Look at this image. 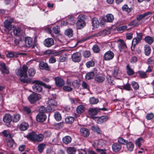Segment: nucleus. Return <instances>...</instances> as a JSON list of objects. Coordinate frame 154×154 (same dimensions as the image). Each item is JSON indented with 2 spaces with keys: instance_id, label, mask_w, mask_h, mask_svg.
Wrapping results in <instances>:
<instances>
[{
  "instance_id": "obj_50",
  "label": "nucleus",
  "mask_w": 154,
  "mask_h": 154,
  "mask_svg": "<svg viewBox=\"0 0 154 154\" xmlns=\"http://www.w3.org/2000/svg\"><path fill=\"white\" fill-rule=\"evenodd\" d=\"M21 31V29L20 28H17L14 29L13 32L15 35L19 36Z\"/></svg>"
},
{
  "instance_id": "obj_7",
  "label": "nucleus",
  "mask_w": 154,
  "mask_h": 154,
  "mask_svg": "<svg viewBox=\"0 0 154 154\" xmlns=\"http://www.w3.org/2000/svg\"><path fill=\"white\" fill-rule=\"evenodd\" d=\"M118 42L120 43L118 45V48L120 51L121 52L124 51L125 53L126 52L125 49L127 48V46L123 40L119 39L118 40Z\"/></svg>"
},
{
  "instance_id": "obj_60",
  "label": "nucleus",
  "mask_w": 154,
  "mask_h": 154,
  "mask_svg": "<svg viewBox=\"0 0 154 154\" xmlns=\"http://www.w3.org/2000/svg\"><path fill=\"white\" fill-rule=\"evenodd\" d=\"M14 140L11 139V140H9L7 143V145L8 146L10 147H12L14 144Z\"/></svg>"
},
{
  "instance_id": "obj_1",
  "label": "nucleus",
  "mask_w": 154,
  "mask_h": 154,
  "mask_svg": "<svg viewBox=\"0 0 154 154\" xmlns=\"http://www.w3.org/2000/svg\"><path fill=\"white\" fill-rule=\"evenodd\" d=\"M28 69V67L24 64L22 68L18 69L16 70V74L20 77L21 81L24 83H28L31 82V79L27 78V72Z\"/></svg>"
},
{
  "instance_id": "obj_48",
  "label": "nucleus",
  "mask_w": 154,
  "mask_h": 154,
  "mask_svg": "<svg viewBox=\"0 0 154 154\" xmlns=\"http://www.w3.org/2000/svg\"><path fill=\"white\" fill-rule=\"evenodd\" d=\"M91 129L94 131H95L98 134H101L102 131H101L100 128L97 126H92L91 127Z\"/></svg>"
},
{
  "instance_id": "obj_54",
  "label": "nucleus",
  "mask_w": 154,
  "mask_h": 154,
  "mask_svg": "<svg viewBox=\"0 0 154 154\" xmlns=\"http://www.w3.org/2000/svg\"><path fill=\"white\" fill-rule=\"evenodd\" d=\"M92 49L94 52L96 53H98L100 51V48L97 45H94Z\"/></svg>"
},
{
  "instance_id": "obj_49",
  "label": "nucleus",
  "mask_w": 154,
  "mask_h": 154,
  "mask_svg": "<svg viewBox=\"0 0 154 154\" xmlns=\"http://www.w3.org/2000/svg\"><path fill=\"white\" fill-rule=\"evenodd\" d=\"M52 30L53 32L55 34H57L59 33L60 32V26H57L53 27Z\"/></svg>"
},
{
  "instance_id": "obj_44",
  "label": "nucleus",
  "mask_w": 154,
  "mask_h": 154,
  "mask_svg": "<svg viewBox=\"0 0 154 154\" xmlns=\"http://www.w3.org/2000/svg\"><path fill=\"white\" fill-rule=\"evenodd\" d=\"M84 107L82 105L79 106L76 108V112L79 114H81L84 111Z\"/></svg>"
},
{
  "instance_id": "obj_18",
  "label": "nucleus",
  "mask_w": 154,
  "mask_h": 154,
  "mask_svg": "<svg viewBox=\"0 0 154 154\" xmlns=\"http://www.w3.org/2000/svg\"><path fill=\"white\" fill-rule=\"evenodd\" d=\"M28 127V124L26 122H22L19 126V128L21 131H24L27 130Z\"/></svg>"
},
{
  "instance_id": "obj_6",
  "label": "nucleus",
  "mask_w": 154,
  "mask_h": 154,
  "mask_svg": "<svg viewBox=\"0 0 154 154\" xmlns=\"http://www.w3.org/2000/svg\"><path fill=\"white\" fill-rule=\"evenodd\" d=\"M3 121L7 126H9L12 121L11 115L8 113L6 114L3 116Z\"/></svg>"
},
{
  "instance_id": "obj_22",
  "label": "nucleus",
  "mask_w": 154,
  "mask_h": 154,
  "mask_svg": "<svg viewBox=\"0 0 154 154\" xmlns=\"http://www.w3.org/2000/svg\"><path fill=\"white\" fill-rule=\"evenodd\" d=\"M151 14V12H148L143 14L138 15L137 16L136 19L139 22L146 16Z\"/></svg>"
},
{
  "instance_id": "obj_53",
  "label": "nucleus",
  "mask_w": 154,
  "mask_h": 154,
  "mask_svg": "<svg viewBox=\"0 0 154 154\" xmlns=\"http://www.w3.org/2000/svg\"><path fill=\"white\" fill-rule=\"evenodd\" d=\"M81 85L83 89H86L89 91V85L85 82L83 81Z\"/></svg>"
},
{
  "instance_id": "obj_23",
  "label": "nucleus",
  "mask_w": 154,
  "mask_h": 154,
  "mask_svg": "<svg viewBox=\"0 0 154 154\" xmlns=\"http://www.w3.org/2000/svg\"><path fill=\"white\" fill-rule=\"evenodd\" d=\"M127 74L129 76H131L134 74L133 70L130 67L129 64H128L126 67Z\"/></svg>"
},
{
  "instance_id": "obj_16",
  "label": "nucleus",
  "mask_w": 154,
  "mask_h": 154,
  "mask_svg": "<svg viewBox=\"0 0 154 154\" xmlns=\"http://www.w3.org/2000/svg\"><path fill=\"white\" fill-rule=\"evenodd\" d=\"M121 145L117 143H114L112 145V150L115 152H117L119 151L121 149Z\"/></svg>"
},
{
  "instance_id": "obj_58",
  "label": "nucleus",
  "mask_w": 154,
  "mask_h": 154,
  "mask_svg": "<svg viewBox=\"0 0 154 154\" xmlns=\"http://www.w3.org/2000/svg\"><path fill=\"white\" fill-rule=\"evenodd\" d=\"M131 85L133 88L136 90L138 89L139 88V85L138 83L134 81H133L131 82Z\"/></svg>"
},
{
  "instance_id": "obj_36",
  "label": "nucleus",
  "mask_w": 154,
  "mask_h": 154,
  "mask_svg": "<svg viewBox=\"0 0 154 154\" xmlns=\"http://www.w3.org/2000/svg\"><path fill=\"white\" fill-rule=\"evenodd\" d=\"M143 142V139L142 137H139L135 141V144L139 148H140L142 145V143Z\"/></svg>"
},
{
  "instance_id": "obj_28",
  "label": "nucleus",
  "mask_w": 154,
  "mask_h": 154,
  "mask_svg": "<svg viewBox=\"0 0 154 154\" xmlns=\"http://www.w3.org/2000/svg\"><path fill=\"white\" fill-rule=\"evenodd\" d=\"M62 140L64 143L67 144L71 143L72 138L69 136H66L63 138Z\"/></svg>"
},
{
  "instance_id": "obj_33",
  "label": "nucleus",
  "mask_w": 154,
  "mask_h": 154,
  "mask_svg": "<svg viewBox=\"0 0 154 154\" xmlns=\"http://www.w3.org/2000/svg\"><path fill=\"white\" fill-rule=\"evenodd\" d=\"M92 25L94 27L97 28L99 26V23L96 18H93L92 20Z\"/></svg>"
},
{
  "instance_id": "obj_24",
  "label": "nucleus",
  "mask_w": 154,
  "mask_h": 154,
  "mask_svg": "<svg viewBox=\"0 0 154 154\" xmlns=\"http://www.w3.org/2000/svg\"><path fill=\"white\" fill-rule=\"evenodd\" d=\"M1 66L2 68L1 69L2 73L4 74H8L9 73V69L7 68L5 63H1Z\"/></svg>"
},
{
  "instance_id": "obj_9",
  "label": "nucleus",
  "mask_w": 154,
  "mask_h": 154,
  "mask_svg": "<svg viewBox=\"0 0 154 154\" xmlns=\"http://www.w3.org/2000/svg\"><path fill=\"white\" fill-rule=\"evenodd\" d=\"M114 56V53L112 51H109L104 54L103 58L106 60H109L113 59Z\"/></svg>"
},
{
  "instance_id": "obj_34",
  "label": "nucleus",
  "mask_w": 154,
  "mask_h": 154,
  "mask_svg": "<svg viewBox=\"0 0 154 154\" xmlns=\"http://www.w3.org/2000/svg\"><path fill=\"white\" fill-rule=\"evenodd\" d=\"M139 22L137 19H135L129 23L128 25L129 26L137 27L139 25Z\"/></svg>"
},
{
  "instance_id": "obj_37",
  "label": "nucleus",
  "mask_w": 154,
  "mask_h": 154,
  "mask_svg": "<svg viewBox=\"0 0 154 154\" xmlns=\"http://www.w3.org/2000/svg\"><path fill=\"white\" fill-rule=\"evenodd\" d=\"M106 21L107 22H112L114 19L113 16L111 14H108L106 16Z\"/></svg>"
},
{
  "instance_id": "obj_61",
  "label": "nucleus",
  "mask_w": 154,
  "mask_h": 154,
  "mask_svg": "<svg viewBox=\"0 0 154 154\" xmlns=\"http://www.w3.org/2000/svg\"><path fill=\"white\" fill-rule=\"evenodd\" d=\"M154 117V115L153 113H148L146 116V119L148 120L152 119Z\"/></svg>"
},
{
  "instance_id": "obj_51",
  "label": "nucleus",
  "mask_w": 154,
  "mask_h": 154,
  "mask_svg": "<svg viewBox=\"0 0 154 154\" xmlns=\"http://www.w3.org/2000/svg\"><path fill=\"white\" fill-rule=\"evenodd\" d=\"M29 75V76H33L35 74V70L33 68L29 69L28 71Z\"/></svg>"
},
{
  "instance_id": "obj_25",
  "label": "nucleus",
  "mask_w": 154,
  "mask_h": 154,
  "mask_svg": "<svg viewBox=\"0 0 154 154\" xmlns=\"http://www.w3.org/2000/svg\"><path fill=\"white\" fill-rule=\"evenodd\" d=\"M94 73L93 72H88L85 76V79L86 80H89L94 78Z\"/></svg>"
},
{
  "instance_id": "obj_56",
  "label": "nucleus",
  "mask_w": 154,
  "mask_h": 154,
  "mask_svg": "<svg viewBox=\"0 0 154 154\" xmlns=\"http://www.w3.org/2000/svg\"><path fill=\"white\" fill-rule=\"evenodd\" d=\"M108 82L111 85H114L115 82L113 80V79L110 76H109L107 77Z\"/></svg>"
},
{
  "instance_id": "obj_20",
  "label": "nucleus",
  "mask_w": 154,
  "mask_h": 154,
  "mask_svg": "<svg viewBox=\"0 0 154 154\" xmlns=\"http://www.w3.org/2000/svg\"><path fill=\"white\" fill-rule=\"evenodd\" d=\"M39 67L40 69H45L48 71L50 70V68L48 64L44 62H41L39 63Z\"/></svg>"
},
{
  "instance_id": "obj_19",
  "label": "nucleus",
  "mask_w": 154,
  "mask_h": 154,
  "mask_svg": "<svg viewBox=\"0 0 154 154\" xmlns=\"http://www.w3.org/2000/svg\"><path fill=\"white\" fill-rule=\"evenodd\" d=\"M108 119V118L107 116H102L98 118L97 122L98 124H102L107 121Z\"/></svg>"
},
{
  "instance_id": "obj_4",
  "label": "nucleus",
  "mask_w": 154,
  "mask_h": 154,
  "mask_svg": "<svg viewBox=\"0 0 154 154\" xmlns=\"http://www.w3.org/2000/svg\"><path fill=\"white\" fill-rule=\"evenodd\" d=\"M101 110L103 111H107L108 109L105 108L103 107L102 108H100L97 107L94 108H90L88 111V114L90 115L91 118L92 119L96 118V117H94V116L97 115V113L100 112Z\"/></svg>"
},
{
  "instance_id": "obj_11",
  "label": "nucleus",
  "mask_w": 154,
  "mask_h": 154,
  "mask_svg": "<svg viewBox=\"0 0 154 154\" xmlns=\"http://www.w3.org/2000/svg\"><path fill=\"white\" fill-rule=\"evenodd\" d=\"M54 40L51 38H48L45 39L44 41V45L47 47H50L54 44Z\"/></svg>"
},
{
  "instance_id": "obj_45",
  "label": "nucleus",
  "mask_w": 154,
  "mask_h": 154,
  "mask_svg": "<svg viewBox=\"0 0 154 154\" xmlns=\"http://www.w3.org/2000/svg\"><path fill=\"white\" fill-rule=\"evenodd\" d=\"M95 63L94 60H92L87 62L86 63V67L89 68L91 67H93L95 66Z\"/></svg>"
},
{
  "instance_id": "obj_3",
  "label": "nucleus",
  "mask_w": 154,
  "mask_h": 154,
  "mask_svg": "<svg viewBox=\"0 0 154 154\" xmlns=\"http://www.w3.org/2000/svg\"><path fill=\"white\" fill-rule=\"evenodd\" d=\"M86 18L85 15L82 14H80L78 17V20L76 23L77 29H81L85 26L86 23L85 20Z\"/></svg>"
},
{
  "instance_id": "obj_38",
  "label": "nucleus",
  "mask_w": 154,
  "mask_h": 154,
  "mask_svg": "<svg viewBox=\"0 0 154 154\" xmlns=\"http://www.w3.org/2000/svg\"><path fill=\"white\" fill-rule=\"evenodd\" d=\"M74 120V118L72 116H68L65 119V121L66 123L71 124L72 123Z\"/></svg>"
},
{
  "instance_id": "obj_27",
  "label": "nucleus",
  "mask_w": 154,
  "mask_h": 154,
  "mask_svg": "<svg viewBox=\"0 0 154 154\" xmlns=\"http://www.w3.org/2000/svg\"><path fill=\"white\" fill-rule=\"evenodd\" d=\"M66 151L69 154H75L76 151V149L75 147H69L67 148Z\"/></svg>"
},
{
  "instance_id": "obj_30",
  "label": "nucleus",
  "mask_w": 154,
  "mask_h": 154,
  "mask_svg": "<svg viewBox=\"0 0 154 154\" xmlns=\"http://www.w3.org/2000/svg\"><path fill=\"white\" fill-rule=\"evenodd\" d=\"M119 68V66H115L114 67L113 70L112 75L113 77H116L118 75Z\"/></svg>"
},
{
  "instance_id": "obj_29",
  "label": "nucleus",
  "mask_w": 154,
  "mask_h": 154,
  "mask_svg": "<svg viewBox=\"0 0 154 154\" xmlns=\"http://www.w3.org/2000/svg\"><path fill=\"white\" fill-rule=\"evenodd\" d=\"M46 145L44 143H41L39 144L37 146V149L39 153H41L43 151L44 149L46 147Z\"/></svg>"
},
{
  "instance_id": "obj_57",
  "label": "nucleus",
  "mask_w": 154,
  "mask_h": 154,
  "mask_svg": "<svg viewBox=\"0 0 154 154\" xmlns=\"http://www.w3.org/2000/svg\"><path fill=\"white\" fill-rule=\"evenodd\" d=\"M128 142L127 140L123 139L122 137H119L118 139V143L120 144H125Z\"/></svg>"
},
{
  "instance_id": "obj_2",
  "label": "nucleus",
  "mask_w": 154,
  "mask_h": 154,
  "mask_svg": "<svg viewBox=\"0 0 154 154\" xmlns=\"http://www.w3.org/2000/svg\"><path fill=\"white\" fill-rule=\"evenodd\" d=\"M32 83L34 84L32 87L33 90L34 91L38 93L41 92L42 91V86L45 87L49 89L51 88V86L47 85L45 83L42 82L37 80L33 81Z\"/></svg>"
},
{
  "instance_id": "obj_40",
  "label": "nucleus",
  "mask_w": 154,
  "mask_h": 154,
  "mask_svg": "<svg viewBox=\"0 0 154 154\" xmlns=\"http://www.w3.org/2000/svg\"><path fill=\"white\" fill-rule=\"evenodd\" d=\"M73 31L72 29H66L65 32V34L68 36L69 37H70L73 36Z\"/></svg>"
},
{
  "instance_id": "obj_47",
  "label": "nucleus",
  "mask_w": 154,
  "mask_h": 154,
  "mask_svg": "<svg viewBox=\"0 0 154 154\" xmlns=\"http://www.w3.org/2000/svg\"><path fill=\"white\" fill-rule=\"evenodd\" d=\"M89 102L90 103L92 104H97L99 102L98 99L95 98L94 97H92L90 98Z\"/></svg>"
},
{
  "instance_id": "obj_59",
  "label": "nucleus",
  "mask_w": 154,
  "mask_h": 154,
  "mask_svg": "<svg viewBox=\"0 0 154 154\" xmlns=\"http://www.w3.org/2000/svg\"><path fill=\"white\" fill-rule=\"evenodd\" d=\"M101 140H96L94 143V146L95 147H100L102 146L101 145Z\"/></svg>"
},
{
  "instance_id": "obj_8",
  "label": "nucleus",
  "mask_w": 154,
  "mask_h": 154,
  "mask_svg": "<svg viewBox=\"0 0 154 154\" xmlns=\"http://www.w3.org/2000/svg\"><path fill=\"white\" fill-rule=\"evenodd\" d=\"M72 60L75 62H79L81 59V54L79 52L74 53L71 56Z\"/></svg>"
},
{
  "instance_id": "obj_32",
  "label": "nucleus",
  "mask_w": 154,
  "mask_h": 154,
  "mask_svg": "<svg viewBox=\"0 0 154 154\" xmlns=\"http://www.w3.org/2000/svg\"><path fill=\"white\" fill-rule=\"evenodd\" d=\"M126 146L128 151L131 152L133 151L134 147V144L131 142H127Z\"/></svg>"
},
{
  "instance_id": "obj_35",
  "label": "nucleus",
  "mask_w": 154,
  "mask_h": 154,
  "mask_svg": "<svg viewBox=\"0 0 154 154\" xmlns=\"http://www.w3.org/2000/svg\"><path fill=\"white\" fill-rule=\"evenodd\" d=\"M144 40L149 45H151L154 41L153 38L149 36H146L144 38Z\"/></svg>"
},
{
  "instance_id": "obj_21",
  "label": "nucleus",
  "mask_w": 154,
  "mask_h": 154,
  "mask_svg": "<svg viewBox=\"0 0 154 154\" xmlns=\"http://www.w3.org/2000/svg\"><path fill=\"white\" fill-rule=\"evenodd\" d=\"M36 134L34 132L30 133L27 136L28 139H29L32 141H35V140Z\"/></svg>"
},
{
  "instance_id": "obj_46",
  "label": "nucleus",
  "mask_w": 154,
  "mask_h": 154,
  "mask_svg": "<svg viewBox=\"0 0 154 154\" xmlns=\"http://www.w3.org/2000/svg\"><path fill=\"white\" fill-rule=\"evenodd\" d=\"M54 117L57 121H60L61 120L62 117L61 114L59 112H56L54 114Z\"/></svg>"
},
{
  "instance_id": "obj_13",
  "label": "nucleus",
  "mask_w": 154,
  "mask_h": 154,
  "mask_svg": "<svg viewBox=\"0 0 154 154\" xmlns=\"http://www.w3.org/2000/svg\"><path fill=\"white\" fill-rule=\"evenodd\" d=\"M48 103L49 106L48 109L51 111H53L54 109L53 107H52L51 106H56L57 105V102L54 99H49L48 101Z\"/></svg>"
},
{
  "instance_id": "obj_31",
  "label": "nucleus",
  "mask_w": 154,
  "mask_h": 154,
  "mask_svg": "<svg viewBox=\"0 0 154 154\" xmlns=\"http://www.w3.org/2000/svg\"><path fill=\"white\" fill-rule=\"evenodd\" d=\"M145 54L146 56H149L150 54L151 49L148 45H146L144 47Z\"/></svg>"
},
{
  "instance_id": "obj_15",
  "label": "nucleus",
  "mask_w": 154,
  "mask_h": 154,
  "mask_svg": "<svg viewBox=\"0 0 154 154\" xmlns=\"http://www.w3.org/2000/svg\"><path fill=\"white\" fill-rule=\"evenodd\" d=\"M80 132L81 134L84 137H86L90 134L89 130L85 128H82L80 129Z\"/></svg>"
},
{
  "instance_id": "obj_43",
  "label": "nucleus",
  "mask_w": 154,
  "mask_h": 154,
  "mask_svg": "<svg viewBox=\"0 0 154 154\" xmlns=\"http://www.w3.org/2000/svg\"><path fill=\"white\" fill-rule=\"evenodd\" d=\"M146 72L142 71H139L137 72L139 76L141 78H145L147 77V74Z\"/></svg>"
},
{
  "instance_id": "obj_10",
  "label": "nucleus",
  "mask_w": 154,
  "mask_h": 154,
  "mask_svg": "<svg viewBox=\"0 0 154 154\" xmlns=\"http://www.w3.org/2000/svg\"><path fill=\"white\" fill-rule=\"evenodd\" d=\"M25 46L28 47H32L33 48L34 47V45H33V40L32 38L29 37H26L25 39Z\"/></svg>"
},
{
  "instance_id": "obj_12",
  "label": "nucleus",
  "mask_w": 154,
  "mask_h": 154,
  "mask_svg": "<svg viewBox=\"0 0 154 154\" xmlns=\"http://www.w3.org/2000/svg\"><path fill=\"white\" fill-rule=\"evenodd\" d=\"M54 80L56 85L59 87H61L65 84L63 79L59 77H55Z\"/></svg>"
},
{
  "instance_id": "obj_26",
  "label": "nucleus",
  "mask_w": 154,
  "mask_h": 154,
  "mask_svg": "<svg viewBox=\"0 0 154 154\" xmlns=\"http://www.w3.org/2000/svg\"><path fill=\"white\" fill-rule=\"evenodd\" d=\"M11 22L8 19L5 20L4 22V27L6 29L10 30L11 29Z\"/></svg>"
},
{
  "instance_id": "obj_64",
  "label": "nucleus",
  "mask_w": 154,
  "mask_h": 154,
  "mask_svg": "<svg viewBox=\"0 0 154 154\" xmlns=\"http://www.w3.org/2000/svg\"><path fill=\"white\" fill-rule=\"evenodd\" d=\"M16 52H8L7 54V56L8 57L11 58L14 57L15 56Z\"/></svg>"
},
{
  "instance_id": "obj_41",
  "label": "nucleus",
  "mask_w": 154,
  "mask_h": 154,
  "mask_svg": "<svg viewBox=\"0 0 154 154\" xmlns=\"http://www.w3.org/2000/svg\"><path fill=\"white\" fill-rule=\"evenodd\" d=\"M44 136L42 134H39L38 135H36L35 141H37L38 142L42 141L43 139Z\"/></svg>"
},
{
  "instance_id": "obj_5",
  "label": "nucleus",
  "mask_w": 154,
  "mask_h": 154,
  "mask_svg": "<svg viewBox=\"0 0 154 154\" xmlns=\"http://www.w3.org/2000/svg\"><path fill=\"white\" fill-rule=\"evenodd\" d=\"M41 98L42 97L40 94L35 93L30 94L28 97L29 100L32 104L35 103L40 100Z\"/></svg>"
},
{
  "instance_id": "obj_63",
  "label": "nucleus",
  "mask_w": 154,
  "mask_h": 154,
  "mask_svg": "<svg viewBox=\"0 0 154 154\" xmlns=\"http://www.w3.org/2000/svg\"><path fill=\"white\" fill-rule=\"evenodd\" d=\"M63 88L64 91L68 92L71 91L72 90V88L67 86H63Z\"/></svg>"
},
{
  "instance_id": "obj_14",
  "label": "nucleus",
  "mask_w": 154,
  "mask_h": 154,
  "mask_svg": "<svg viewBox=\"0 0 154 154\" xmlns=\"http://www.w3.org/2000/svg\"><path fill=\"white\" fill-rule=\"evenodd\" d=\"M47 116L45 114H41L39 113L36 116V119L37 122H42L45 121Z\"/></svg>"
},
{
  "instance_id": "obj_39",
  "label": "nucleus",
  "mask_w": 154,
  "mask_h": 154,
  "mask_svg": "<svg viewBox=\"0 0 154 154\" xmlns=\"http://www.w3.org/2000/svg\"><path fill=\"white\" fill-rule=\"evenodd\" d=\"M122 10L129 13L132 10V8H129L127 5H125L122 7Z\"/></svg>"
},
{
  "instance_id": "obj_17",
  "label": "nucleus",
  "mask_w": 154,
  "mask_h": 154,
  "mask_svg": "<svg viewBox=\"0 0 154 154\" xmlns=\"http://www.w3.org/2000/svg\"><path fill=\"white\" fill-rule=\"evenodd\" d=\"M105 77L103 75H97L94 78L95 81L97 83H102L105 80Z\"/></svg>"
},
{
  "instance_id": "obj_55",
  "label": "nucleus",
  "mask_w": 154,
  "mask_h": 154,
  "mask_svg": "<svg viewBox=\"0 0 154 154\" xmlns=\"http://www.w3.org/2000/svg\"><path fill=\"white\" fill-rule=\"evenodd\" d=\"M122 88L123 89L129 91L131 90V87L129 83H127L126 84L123 85L122 86Z\"/></svg>"
},
{
  "instance_id": "obj_42",
  "label": "nucleus",
  "mask_w": 154,
  "mask_h": 154,
  "mask_svg": "<svg viewBox=\"0 0 154 154\" xmlns=\"http://www.w3.org/2000/svg\"><path fill=\"white\" fill-rule=\"evenodd\" d=\"M20 116L18 114H14V115L13 119H12V121L14 122H17L20 119Z\"/></svg>"
},
{
  "instance_id": "obj_62",
  "label": "nucleus",
  "mask_w": 154,
  "mask_h": 154,
  "mask_svg": "<svg viewBox=\"0 0 154 154\" xmlns=\"http://www.w3.org/2000/svg\"><path fill=\"white\" fill-rule=\"evenodd\" d=\"M140 41L137 38H134L132 41V45L135 46L136 45L139 43Z\"/></svg>"
},
{
  "instance_id": "obj_52",
  "label": "nucleus",
  "mask_w": 154,
  "mask_h": 154,
  "mask_svg": "<svg viewBox=\"0 0 154 154\" xmlns=\"http://www.w3.org/2000/svg\"><path fill=\"white\" fill-rule=\"evenodd\" d=\"M38 111L39 113H41V114H45V113L47 112V109L45 107L42 106L39 109Z\"/></svg>"
}]
</instances>
